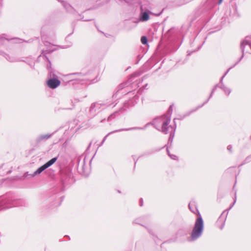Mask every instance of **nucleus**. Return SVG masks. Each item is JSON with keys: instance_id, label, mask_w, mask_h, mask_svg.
<instances>
[{"instance_id": "f257e3e1", "label": "nucleus", "mask_w": 251, "mask_h": 251, "mask_svg": "<svg viewBox=\"0 0 251 251\" xmlns=\"http://www.w3.org/2000/svg\"><path fill=\"white\" fill-rule=\"evenodd\" d=\"M204 227L203 221L201 215L197 218L191 233V239L195 240L201 235Z\"/></svg>"}, {"instance_id": "f03ea898", "label": "nucleus", "mask_w": 251, "mask_h": 251, "mask_svg": "<svg viewBox=\"0 0 251 251\" xmlns=\"http://www.w3.org/2000/svg\"><path fill=\"white\" fill-rule=\"evenodd\" d=\"M57 160L56 157H54L51 159L50 160L48 161L44 165H42L40 167H39L36 171L34 172V173L32 175V176H34L36 175L40 174L43 171L46 170L48 167L51 166L53 164H54Z\"/></svg>"}, {"instance_id": "7ed1b4c3", "label": "nucleus", "mask_w": 251, "mask_h": 251, "mask_svg": "<svg viewBox=\"0 0 251 251\" xmlns=\"http://www.w3.org/2000/svg\"><path fill=\"white\" fill-rule=\"evenodd\" d=\"M140 10H141V14L140 20L142 22H145L148 21L150 16L147 11H149V8L145 7L142 3L140 4Z\"/></svg>"}, {"instance_id": "20e7f679", "label": "nucleus", "mask_w": 251, "mask_h": 251, "mask_svg": "<svg viewBox=\"0 0 251 251\" xmlns=\"http://www.w3.org/2000/svg\"><path fill=\"white\" fill-rule=\"evenodd\" d=\"M22 40V39L17 38L8 39L7 38H6V35L5 34H2L0 36V46L4 45L6 41H12L14 43H21Z\"/></svg>"}, {"instance_id": "39448f33", "label": "nucleus", "mask_w": 251, "mask_h": 251, "mask_svg": "<svg viewBox=\"0 0 251 251\" xmlns=\"http://www.w3.org/2000/svg\"><path fill=\"white\" fill-rule=\"evenodd\" d=\"M48 86L51 88L55 89L60 84V81L55 78H50L47 81Z\"/></svg>"}, {"instance_id": "423d86ee", "label": "nucleus", "mask_w": 251, "mask_h": 251, "mask_svg": "<svg viewBox=\"0 0 251 251\" xmlns=\"http://www.w3.org/2000/svg\"><path fill=\"white\" fill-rule=\"evenodd\" d=\"M251 47V36H246L240 43V47Z\"/></svg>"}, {"instance_id": "0eeeda50", "label": "nucleus", "mask_w": 251, "mask_h": 251, "mask_svg": "<svg viewBox=\"0 0 251 251\" xmlns=\"http://www.w3.org/2000/svg\"><path fill=\"white\" fill-rule=\"evenodd\" d=\"M226 213H224V212H223L221 214V215L220 216V218L218 220V224H221V226H220V227L221 229H222L224 227L226 217Z\"/></svg>"}, {"instance_id": "6e6552de", "label": "nucleus", "mask_w": 251, "mask_h": 251, "mask_svg": "<svg viewBox=\"0 0 251 251\" xmlns=\"http://www.w3.org/2000/svg\"><path fill=\"white\" fill-rule=\"evenodd\" d=\"M170 118L168 119L166 122H164L162 126V131L166 134L167 133V127H168V125L170 123Z\"/></svg>"}, {"instance_id": "1a4fd4ad", "label": "nucleus", "mask_w": 251, "mask_h": 251, "mask_svg": "<svg viewBox=\"0 0 251 251\" xmlns=\"http://www.w3.org/2000/svg\"><path fill=\"white\" fill-rule=\"evenodd\" d=\"M61 3L62 5L64 7V8L68 11H72L73 10V7L68 3L64 1H61Z\"/></svg>"}, {"instance_id": "9d476101", "label": "nucleus", "mask_w": 251, "mask_h": 251, "mask_svg": "<svg viewBox=\"0 0 251 251\" xmlns=\"http://www.w3.org/2000/svg\"><path fill=\"white\" fill-rule=\"evenodd\" d=\"M173 28L170 29L164 34V36L166 37V38H169L171 36L172 34L173 33Z\"/></svg>"}, {"instance_id": "9b49d317", "label": "nucleus", "mask_w": 251, "mask_h": 251, "mask_svg": "<svg viewBox=\"0 0 251 251\" xmlns=\"http://www.w3.org/2000/svg\"><path fill=\"white\" fill-rule=\"evenodd\" d=\"M141 41L143 45L148 44V39L146 36H142L141 38Z\"/></svg>"}, {"instance_id": "f8f14e48", "label": "nucleus", "mask_w": 251, "mask_h": 251, "mask_svg": "<svg viewBox=\"0 0 251 251\" xmlns=\"http://www.w3.org/2000/svg\"><path fill=\"white\" fill-rule=\"evenodd\" d=\"M44 46L46 47H50L51 46H56V45L53 44H51L50 42H44Z\"/></svg>"}, {"instance_id": "ddd939ff", "label": "nucleus", "mask_w": 251, "mask_h": 251, "mask_svg": "<svg viewBox=\"0 0 251 251\" xmlns=\"http://www.w3.org/2000/svg\"><path fill=\"white\" fill-rule=\"evenodd\" d=\"M175 133L174 132L171 133L170 134V138L169 139V141L172 142L174 137Z\"/></svg>"}, {"instance_id": "4468645a", "label": "nucleus", "mask_w": 251, "mask_h": 251, "mask_svg": "<svg viewBox=\"0 0 251 251\" xmlns=\"http://www.w3.org/2000/svg\"><path fill=\"white\" fill-rule=\"evenodd\" d=\"M168 153L169 154V155L170 156V157L173 159H176V156L175 155H171L170 154V152L169 151H168Z\"/></svg>"}, {"instance_id": "2eb2a0df", "label": "nucleus", "mask_w": 251, "mask_h": 251, "mask_svg": "<svg viewBox=\"0 0 251 251\" xmlns=\"http://www.w3.org/2000/svg\"><path fill=\"white\" fill-rule=\"evenodd\" d=\"M226 93L227 95H229L230 93V91L229 89L225 88L224 90Z\"/></svg>"}, {"instance_id": "dca6fc26", "label": "nucleus", "mask_w": 251, "mask_h": 251, "mask_svg": "<svg viewBox=\"0 0 251 251\" xmlns=\"http://www.w3.org/2000/svg\"><path fill=\"white\" fill-rule=\"evenodd\" d=\"M192 204H193V203H189V208H190V210H191L193 212H195V210H194V209H191V205H192Z\"/></svg>"}, {"instance_id": "f3484780", "label": "nucleus", "mask_w": 251, "mask_h": 251, "mask_svg": "<svg viewBox=\"0 0 251 251\" xmlns=\"http://www.w3.org/2000/svg\"><path fill=\"white\" fill-rule=\"evenodd\" d=\"M143 4L144 5V6H145V7H147V8H149V11L150 10V6H149V5L146 4Z\"/></svg>"}, {"instance_id": "a211bd4d", "label": "nucleus", "mask_w": 251, "mask_h": 251, "mask_svg": "<svg viewBox=\"0 0 251 251\" xmlns=\"http://www.w3.org/2000/svg\"><path fill=\"white\" fill-rule=\"evenodd\" d=\"M140 203H141L140 205L142 206L143 205V199H141L140 200Z\"/></svg>"}, {"instance_id": "6ab92c4d", "label": "nucleus", "mask_w": 251, "mask_h": 251, "mask_svg": "<svg viewBox=\"0 0 251 251\" xmlns=\"http://www.w3.org/2000/svg\"><path fill=\"white\" fill-rule=\"evenodd\" d=\"M223 0H219V2H218V4H220L222 3Z\"/></svg>"}, {"instance_id": "aec40b11", "label": "nucleus", "mask_w": 251, "mask_h": 251, "mask_svg": "<svg viewBox=\"0 0 251 251\" xmlns=\"http://www.w3.org/2000/svg\"><path fill=\"white\" fill-rule=\"evenodd\" d=\"M231 148V147L230 146H228V147H227V149H228V150H230Z\"/></svg>"}, {"instance_id": "412c9836", "label": "nucleus", "mask_w": 251, "mask_h": 251, "mask_svg": "<svg viewBox=\"0 0 251 251\" xmlns=\"http://www.w3.org/2000/svg\"><path fill=\"white\" fill-rule=\"evenodd\" d=\"M90 20H88V19H85V20H83V21H90Z\"/></svg>"}, {"instance_id": "4be33fe9", "label": "nucleus", "mask_w": 251, "mask_h": 251, "mask_svg": "<svg viewBox=\"0 0 251 251\" xmlns=\"http://www.w3.org/2000/svg\"><path fill=\"white\" fill-rule=\"evenodd\" d=\"M244 51H245L244 50H243V54H244V55L245 54V52H244Z\"/></svg>"}, {"instance_id": "5701e85b", "label": "nucleus", "mask_w": 251, "mask_h": 251, "mask_svg": "<svg viewBox=\"0 0 251 251\" xmlns=\"http://www.w3.org/2000/svg\"><path fill=\"white\" fill-rule=\"evenodd\" d=\"M250 49V50L251 51V48H249Z\"/></svg>"}]
</instances>
